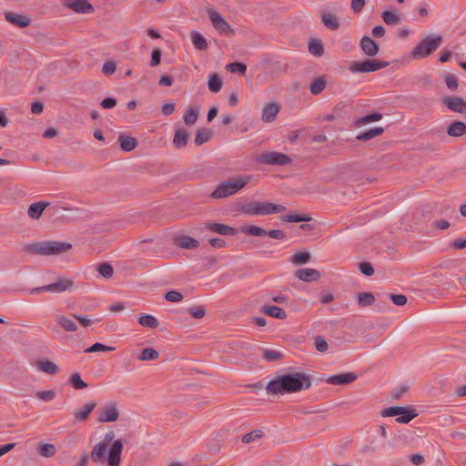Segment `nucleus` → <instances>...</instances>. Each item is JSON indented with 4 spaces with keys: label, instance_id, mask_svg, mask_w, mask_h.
Segmentation results:
<instances>
[{
    "label": "nucleus",
    "instance_id": "412c9836",
    "mask_svg": "<svg viewBox=\"0 0 466 466\" xmlns=\"http://www.w3.org/2000/svg\"><path fill=\"white\" fill-rule=\"evenodd\" d=\"M207 228L223 236H234L237 234L236 228L220 223H209Z\"/></svg>",
    "mask_w": 466,
    "mask_h": 466
},
{
    "label": "nucleus",
    "instance_id": "7c9ffc66",
    "mask_svg": "<svg viewBox=\"0 0 466 466\" xmlns=\"http://www.w3.org/2000/svg\"><path fill=\"white\" fill-rule=\"evenodd\" d=\"M36 366L41 371L50 375L56 374L59 371L58 366L50 360H39Z\"/></svg>",
    "mask_w": 466,
    "mask_h": 466
},
{
    "label": "nucleus",
    "instance_id": "6ab92c4d",
    "mask_svg": "<svg viewBox=\"0 0 466 466\" xmlns=\"http://www.w3.org/2000/svg\"><path fill=\"white\" fill-rule=\"evenodd\" d=\"M96 406V403L95 401H90L86 403L82 408L76 410L73 412L75 420L79 422L85 421Z\"/></svg>",
    "mask_w": 466,
    "mask_h": 466
},
{
    "label": "nucleus",
    "instance_id": "4c0bfd02",
    "mask_svg": "<svg viewBox=\"0 0 466 466\" xmlns=\"http://www.w3.org/2000/svg\"><path fill=\"white\" fill-rule=\"evenodd\" d=\"M325 86H326V80L323 76H320V77H318L317 79H315L310 86H309V91L312 95H319L320 94L324 89H325Z\"/></svg>",
    "mask_w": 466,
    "mask_h": 466
},
{
    "label": "nucleus",
    "instance_id": "774afa93",
    "mask_svg": "<svg viewBox=\"0 0 466 466\" xmlns=\"http://www.w3.org/2000/svg\"><path fill=\"white\" fill-rule=\"evenodd\" d=\"M365 3V0H351L350 7L354 13H360L363 9Z\"/></svg>",
    "mask_w": 466,
    "mask_h": 466
},
{
    "label": "nucleus",
    "instance_id": "ea45409f",
    "mask_svg": "<svg viewBox=\"0 0 466 466\" xmlns=\"http://www.w3.org/2000/svg\"><path fill=\"white\" fill-rule=\"evenodd\" d=\"M192 42L194 46L198 50H205L208 47L206 39L197 31L192 32Z\"/></svg>",
    "mask_w": 466,
    "mask_h": 466
},
{
    "label": "nucleus",
    "instance_id": "393cba45",
    "mask_svg": "<svg viewBox=\"0 0 466 466\" xmlns=\"http://www.w3.org/2000/svg\"><path fill=\"white\" fill-rule=\"evenodd\" d=\"M176 244L182 248L194 249L198 247L199 242L189 236H179L176 238Z\"/></svg>",
    "mask_w": 466,
    "mask_h": 466
},
{
    "label": "nucleus",
    "instance_id": "dca6fc26",
    "mask_svg": "<svg viewBox=\"0 0 466 466\" xmlns=\"http://www.w3.org/2000/svg\"><path fill=\"white\" fill-rule=\"evenodd\" d=\"M67 6L78 14H88L94 10L92 5L86 0H68Z\"/></svg>",
    "mask_w": 466,
    "mask_h": 466
},
{
    "label": "nucleus",
    "instance_id": "bf43d9fd",
    "mask_svg": "<svg viewBox=\"0 0 466 466\" xmlns=\"http://www.w3.org/2000/svg\"><path fill=\"white\" fill-rule=\"evenodd\" d=\"M116 70V63L113 61L106 62L102 66V72L106 76L113 75Z\"/></svg>",
    "mask_w": 466,
    "mask_h": 466
},
{
    "label": "nucleus",
    "instance_id": "6e6552de",
    "mask_svg": "<svg viewBox=\"0 0 466 466\" xmlns=\"http://www.w3.org/2000/svg\"><path fill=\"white\" fill-rule=\"evenodd\" d=\"M389 66L388 62L380 60L352 61L349 65L351 73H370L380 70Z\"/></svg>",
    "mask_w": 466,
    "mask_h": 466
},
{
    "label": "nucleus",
    "instance_id": "a878e982",
    "mask_svg": "<svg viewBox=\"0 0 466 466\" xmlns=\"http://www.w3.org/2000/svg\"><path fill=\"white\" fill-rule=\"evenodd\" d=\"M261 312L278 319H285L287 318L285 310L278 306H264L261 309Z\"/></svg>",
    "mask_w": 466,
    "mask_h": 466
},
{
    "label": "nucleus",
    "instance_id": "58836bf2",
    "mask_svg": "<svg viewBox=\"0 0 466 466\" xmlns=\"http://www.w3.org/2000/svg\"><path fill=\"white\" fill-rule=\"evenodd\" d=\"M208 89L213 93H218L222 88V80L217 74H212L208 82Z\"/></svg>",
    "mask_w": 466,
    "mask_h": 466
},
{
    "label": "nucleus",
    "instance_id": "ddd939ff",
    "mask_svg": "<svg viewBox=\"0 0 466 466\" xmlns=\"http://www.w3.org/2000/svg\"><path fill=\"white\" fill-rule=\"evenodd\" d=\"M357 378L358 376L355 373H341L329 376L326 381L331 385H344L353 382Z\"/></svg>",
    "mask_w": 466,
    "mask_h": 466
},
{
    "label": "nucleus",
    "instance_id": "de8ad7c7",
    "mask_svg": "<svg viewBox=\"0 0 466 466\" xmlns=\"http://www.w3.org/2000/svg\"><path fill=\"white\" fill-rule=\"evenodd\" d=\"M97 271L105 279H110L113 276L114 269L109 263H102L97 266Z\"/></svg>",
    "mask_w": 466,
    "mask_h": 466
},
{
    "label": "nucleus",
    "instance_id": "4468645a",
    "mask_svg": "<svg viewBox=\"0 0 466 466\" xmlns=\"http://www.w3.org/2000/svg\"><path fill=\"white\" fill-rule=\"evenodd\" d=\"M280 110L277 103H268L263 106L261 120L266 123L274 121Z\"/></svg>",
    "mask_w": 466,
    "mask_h": 466
},
{
    "label": "nucleus",
    "instance_id": "4d7b16f0",
    "mask_svg": "<svg viewBox=\"0 0 466 466\" xmlns=\"http://www.w3.org/2000/svg\"><path fill=\"white\" fill-rule=\"evenodd\" d=\"M444 81H445V84H446L447 87L450 90L454 91V90L457 89V87H458V80H457V78L453 75L447 74L444 76Z\"/></svg>",
    "mask_w": 466,
    "mask_h": 466
},
{
    "label": "nucleus",
    "instance_id": "9b49d317",
    "mask_svg": "<svg viewBox=\"0 0 466 466\" xmlns=\"http://www.w3.org/2000/svg\"><path fill=\"white\" fill-rule=\"evenodd\" d=\"M208 17L213 25V26L222 34H229L232 33L233 30L230 27L229 24L222 17V15L214 11H208Z\"/></svg>",
    "mask_w": 466,
    "mask_h": 466
},
{
    "label": "nucleus",
    "instance_id": "a19ab883",
    "mask_svg": "<svg viewBox=\"0 0 466 466\" xmlns=\"http://www.w3.org/2000/svg\"><path fill=\"white\" fill-rule=\"evenodd\" d=\"M310 258L311 256L309 252H300L294 254L291 257L290 261L294 265H303L309 263L310 261Z\"/></svg>",
    "mask_w": 466,
    "mask_h": 466
},
{
    "label": "nucleus",
    "instance_id": "e2e57ef3",
    "mask_svg": "<svg viewBox=\"0 0 466 466\" xmlns=\"http://www.w3.org/2000/svg\"><path fill=\"white\" fill-rule=\"evenodd\" d=\"M390 298L391 301L397 306H403L407 303V297L401 294H390Z\"/></svg>",
    "mask_w": 466,
    "mask_h": 466
},
{
    "label": "nucleus",
    "instance_id": "7ed1b4c3",
    "mask_svg": "<svg viewBox=\"0 0 466 466\" xmlns=\"http://www.w3.org/2000/svg\"><path fill=\"white\" fill-rule=\"evenodd\" d=\"M72 245L64 241L44 240L26 244L24 250L40 256H56L67 252Z\"/></svg>",
    "mask_w": 466,
    "mask_h": 466
},
{
    "label": "nucleus",
    "instance_id": "c85d7f7f",
    "mask_svg": "<svg viewBox=\"0 0 466 466\" xmlns=\"http://www.w3.org/2000/svg\"><path fill=\"white\" fill-rule=\"evenodd\" d=\"M118 141L120 143L121 149L126 152L132 151L137 145V140L129 136L120 135L118 137Z\"/></svg>",
    "mask_w": 466,
    "mask_h": 466
},
{
    "label": "nucleus",
    "instance_id": "5fc2aeb1",
    "mask_svg": "<svg viewBox=\"0 0 466 466\" xmlns=\"http://www.w3.org/2000/svg\"><path fill=\"white\" fill-rule=\"evenodd\" d=\"M282 220L286 221V222H302V221H309L310 218L305 217L302 215H299V214H290V215L284 216L282 218Z\"/></svg>",
    "mask_w": 466,
    "mask_h": 466
},
{
    "label": "nucleus",
    "instance_id": "c03bdc74",
    "mask_svg": "<svg viewBox=\"0 0 466 466\" xmlns=\"http://www.w3.org/2000/svg\"><path fill=\"white\" fill-rule=\"evenodd\" d=\"M158 356L159 353L156 350L152 348H147L142 350L138 360L143 361L154 360H157Z\"/></svg>",
    "mask_w": 466,
    "mask_h": 466
},
{
    "label": "nucleus",
    "instance_id": "052dcab7",
    "mask_svg": "<svg viewBox=\"0 0 466 466\" xmlns=\"http://www.w3.org/2000/svg\"><path fill=\"white\" fill-rule=\"evenodd\" d=\"M315 348L319 352H325L328 350L329 345L327 340L322 337H317L315 339Z\"/></svg>",
    "mask_w": 466,
    "mask_h": 466
},
{
    "label": "nucleus",
    "instance_id": "2f4dec72",
    "mask_svg": "<svg viewBox=\"0 0 466 466\" xmlns=\"http://www.w3.org/2000/svg\"><path fill=\"white\" fill-rule=\"evenodd\" d=\"M383 22L389 25H399L401 22V16L394 11H383L381 13Z\"/></svg>",
    "mask_w": 466,
    "mask_h": 466
},
{
    "label": "nucleus",
    "instance_id": "e433bc0d",
    "mask_svg": "<svg viewBox=\"0 0 466 466\" xmlns=\"http://www.w3.org/2000/svg\"><path fill=\"white\" fill-rule=\"evenodd\" d=\"M211 138V131L208 128L198 130L194 138V142L197 146H200L207 143Z\"/></svg>",
    "mask_w": 466,
    "mask_h": 466
},
{
    "label": "nucleus",
    "instance_id": "f704fd0d",
    "mask_svg": "<svg viewBox=\"0 0 466 466\" xmlns=\"http://www.w3.org/2000/svg\"><path fill=\"white\" fill-rule=\"evenodd\" d=\"M240 231L244 234L255 237H262L267 235V230L253 225H247L240 228Z\"/></svg>",
    "mask_w": 466,
    "mask_h": 466
},
{
    "label": "nucleus",
    "instance_id": "a18cd8bd",
    "mask_svg": "<svg viewBox=\"0 0 466 466\" xmlns=\"http://www.w3.org/2000/svg\"><path fill=\"white\" fill-rule=\"evenodd\" d=\"M261 351L263 359L268 362L277 361L282 358V354L274 350L263 349Z\"/></svg>",
    "mask_w": 466,
    "mask_h": 466
},
{
    "label": "nucleus",
    "instance_id": "3c124183",
    "mask_svg": "<svg viewBox=\"0 0 466 466\" xmlns=\"http://www.w3.org/2000/svg\"><path fill=\"white\" fill-rule=\"evenodd\" d=\"M263 436V431L261 430H255L242 437V441L246 444L250 443L256 440L260 439Z\"/></svg>",
    "mask_w": 466,
    "mask_h": 466
},
{
    "label": "nucleus",
    "instance_id": "680f3d73",
    "mask_svg": "<svg viewBox=\"0 0 466 466\" xmlns=\"http://www.w3.org/2000/svg\"><path fill=\"white\" fill-rule=\"evenodd\" d=\"M360 272L365 276H371L374 273L373 267L370 263L361 262L359 266Z\"/></svg>",
    "mask_w": 466,
    "mask_h": 466
},
{
    "label": "nucleus",
    "instance_id": "8fccbe9b",
    "mask_svg": "<svg viewBox=\"0 0 466 466\" xmlns=\"http://www.w3.org/2000/svg\"><path fill=\"white\" fill-rule=\"evenodd\" d=\"M39 453L46 458H50L56 453V447L53 444L46 443L39 446Z\"/></svg>",
    "mask_w": 466,
    "mask_h": 466
},
{
    "label": "nucleus",
    "instance_id": "338daca9",
    "mask_svg": "<svg viewBox=\"0 0 466 466\" xmlns=\"http://www.w3.org/2000/svg\"><path fill=\"white\" fill-rule=\"evenodd\" d=\"M117 101L114 97H106L101 101V106L106 109H110L116 106Z\"/></svg>",
    "mask_w": 466,
    "mask_h": 466
},
{
    "label": "nucleus",
    "instance_id": "b1692460",
    "mask_svg": "<svg viewBox=\"0 0 466 466\" xmlns=\"http://www.w3.org/2000/svg\"><path fill=\"white\" fill-rule=\"evenodd\" d=\"M447 134L458 137L466 134V124L462 121H454L447 127Z\"/></svg>",
    "mask_w": 466,
    "mask_h": 466
},
{
    "label": "nucleus",
    "instance_id": "603ef678",
    "mask_svg": "<svg viewBox=\"0 0 466 466\" xmlns=\"http://www.w3.org/2000/svg\"><path fill=\"white\" fill-rule=\"evenodd\" d=\"M35 395L39 400L45 402H49L55 399L56 392L54 390H39Z\"/></svg>",
    "mask_w": 466,
    "mask_h": 466
},
{
    "label": "nucleus",
    "instance_id": "20e7f679",
    "mask_svg": "<svg viewBox=\"0 0 466 466\" xmlns=\"http://www.w3.org/2000/svg\"><path fill=\"white\" fill-rule=\"evenodd\" d=\"M251 175H239L220 182L211 193L213 198H225L238 193L251 182Z\"/></svg>",
    "mask_w": 466,
    "mask_h": 466
},
{
    "label": "nucleus",
    "instance_id": "0eeeda50",
    "mask_svg": "<svg viewBox=\"0 0 466 466\" xmlns=\"http://www.w3.org/2000/svg\"><path fill=\"white\" fill-rule=\"evenodd\" d=\"M382 417H397L398 423L407 424L418 416L416 410L410 406H392L381 411Z\"/></svg>",
    "mask_w": 466,
    "mask_h": 466
},
{
    "label": "nucleus",
    "instance_id": "f3484780",
    "mask_svg": "<svg viewBox=\"0 0 466 466\" xmlns=\"http://www.w3.org/2000/svg\"><path fill=\"white\" fill-rule=\"evenodd\" d=\"M360 47L364 54L369 56H374L379 52L378 44L369 36H363L360 40Z\"/></svg>",
    "mask_w": 466,
    "mask_h": 466
},
{
    "label": "nucleus",
    "instance_id": "49530a36",
    "mask_svg": "<svg viewBox=\"0 0 466 466\" xmlns=\"http://www.w3.org/2000/svg\"><path fill=\"white\" fill-rule=\"evenodd\" d=\"M69 383L76 390H83L87 387V384L81 379V376L79 373L72 374L69 378Z\"/></svg>",
    "mask_w": 466,
    "mask_h": 466
},
{
    "label": "nucleus",
    "instance_id": "2eb2a0df",
    "mask_svg": "<svg viewBox=\"0 0 466 466\" xmlns=\"http://www.w3.org/2000/svg\"><path fill=\"white\" fill-rule=\"evenodd\" d=\"M5 17L9 23L20 28H25L31 23V19L28 16L13 12H5Z\"/></svg>",
    "mask_w": 466,
    "mask_h": 466
},
{
    "label": "nucleus",
    "instance_id": "473e14b6",
    "mask_svg": "<svg viewBox=\"0 0 466 466\" xmlns=\"http://www.w3.org/2000/svg\"><path fill=\"white\" fill-rule=\"evenodd\" d=\"M198 117V108L195 106H188L184 115V123L187 126H193Z\"/></svg>",
    "mask_w": 466,
    "mask_h": 466
},
{
    "label": "nucleus",
    "instance_id": "79ce46f5",
    "mask_svg": "<svg viewBox=\"0 0 466 466\" xmlns=\"http://www.w3.org/2000/svg\"><path fill=\"white\" fill-rule=\"evenodd\" d=\"M309 51L314 56H321L324 53V48L320 41L319 40H311L309 43Z\"/></svg>",
    "mask_w": 466,
    "mask_h": 466
},
{
    "label": "nucleus",
    "instance_id": "423d86ee",
    "mask_svg": "<svg viewBox=\"0 0 466 466\" xmlns=\"http://www.w3.org/2000/svg\"><path fill=\"white\" fill-rule=\"evenodd\" d=\"M441 36L428 35L420 41L411 51L413 59H421L429 56L441 44Z\"/></svg>",
    "mask_w": 466,
    "mask_h": 466
},
{
    "label": "nucleus",
    "instance_id": "69168bd1",
    "mask_svg": "<svg viewBox=\"0 0 466 466\" xmlns=\"http://www.w3.org/2000/svg\"><path fill=\"white\" fill-rule=\"evenodd\" d=\"M267 235L274 239H284L286 238V234L281 229H271L267 231Z\"/></svg>",
    "mask_w": 466,
    "mask_h": 466
},
{
    "label": "nucleus",
    "instance_id": "72a5a7b5",
    "mask_svg": "<svg viewBox=\"0 0 466 466\" xmlns=\"http://www.w3.org/2000/svg\"><path fill=\"white\" fill-rule=\"evenodd\" d=\"M138 323L143 327L150 329H156L159 325V322L157 319V318L149 314L141 315L138 319Z\"/></svg>",
    "mask_w": 466,
    "mask_h": 466
},
{
    "label": "nucleus",
    "instance_id": "0e129e2a",
    "mask_svg": "<svg viewBox=\"0 0 466 466\" xmlns=\"http://www.w3.org/2000/svg\"><path fill=\"white\" fill-rule=\"evenodd\" d=\"M161 51L159 49H154L151 54L150 66L155 67L160 64Z\"/></svg>",
    "mask_w": 466,
    "mask_h": 466
},
{
    "label": "nucleus",
    "instance_id": "c9c22d12",
    "mask_svg": "<svg viewBox=\"0 0 466 466\" xmlns=\"http://www.w3.org/2000/svg\"><path fill=\"white\" fill-rule=\"evenodd\" d=\"M381 118H382V114H380V113L369 114L364 116L359 117L355 121V125L357 127H362L369 123L379 121Z\"/></svg>",
    "mask_w": 466,
    "mask_h": 466
},
{
    "label": "nucleus",
    "instance_id": "9d476101",
    "mask_svg": "<svg viewBox=\"0 0 466 466\" xmlns=\"http://www.w3.org/2000/svg\"><path fill=\"white\" fill-rule=\"evenodd\" d=\"M119 417V410L116 403L110 402L101 407L97 413V421L104 422H114L117 420Z\"/></svg>",
    "mask_w": 466,
    "mask_h": 466
},
{
    "label": "nucleus",
    "instance_id": "f8f14e48",
    "mask_svg": "<svg viewBox=\"0 0 466 466\" xmlns=\"http://www.w3.org/2000/svg\"><path fill=\"white\" fill-rule=\"evenodd\" d=\"M443 103L452 112L466 113V102L460 96L445 97L443 98Z\"/></svg>",
    "mask_w": 466,
    "mask_h": 466
},
{
    "label": "nucleus",
    "instance_id": "6e6d98bb",
    "mask_svg": "<svg viewBox=\"0 0 466 466\" xmlns=\"http://www.w3.org/2000/svg\"><path fill=\"white\" fill-rule=\"evenodd\" d=\"M187 311L195 319H202L206 314L205 309L202 306L191 307Z\"/></svg>",
    "mask_w": 466,
    "mask_h": 466
},
{
    "label": "nucleus",
    "instance_id": "f03ea898",
    "mask_svg": "<svg viewBox=\"0 0 466 466\" xmlns=\"http://www.w3.org/2000/svg\"><path fill=\"white\" fill-rule=\"evenodd\" d=\"M108 445L104 442H97L94 445L90 457L96 463L106 461L107 466H119L121 461V453L124 449V444L121 440H116L112 442L108 451V455L106 456Z\"/></svg>",
    "mask_w": 466,
    "mask_h": 466
},
{
    "label": "nucleus",
    "instance_id": "37998d69",
    "mask_svg": "<svg viewBox=\"0 0 466 466\" xmlns=\"http://www.w3.org/2000/svg\"><path fill=\"white\" fill-rule=\"evenodd\" d=\"M375 298L372 293L362 292L358 295V303L361 307L370 306L374 303Z\"/></svg>",
    "mask_w": 466,
    "mask_h": 466
},
{
    "label": "nucleus",
    "instance_id": "864d4df0",
    "mask_svg": "<svg viewBox=\"0 0 466 466\" xmlns=\"http://www.w3.org/2000/svg\"><path fill=\"white\" fill-rule=\"evenodd\" d=\"M228 69L231 73H240L244 75L247 71V66L240 62H234L228 66Z\"/></svg>",
    "mask_w": 466,
    "mask_h": 466
},
{
    "label": "nucleus",
    "instance_id": "c756f323",
    "mask_svg": "<svg viewBox=\"0 0 466 466\" xmlns=\"http://www.w3.org/2000/svg\"><path fill=\"white\" fill-rule=\"evenodd\" d=\"M383 133H384L383 127H374V128H370L369 130L360 133L356 138L360 141H368L376 137L382 135Z\"/></svg>",
    "mask_w": 466,
    "mask_h": 466
},
{
    "label": "nucleus",
    "instance_id": "13d9d810",
    "mask_svg": "<svg viewBox=\"0 0 466 466\" xmlns=\"http://www.w3.org/2000/svg\"><path fill=\"white\" fill-rule=\"evenodd\" d=\"M165 299L170 302H179L182 300L183 296L180 292L176 290H170L166 293Z\"/></svg>",
    "mask_w": 466,
    "mask_h": 466
},
{
    "label": "nucleus",
    "instance_id": "cd10ccee",
    "mask_svg": "<svg viewBox=\"0 0 466 466\" xmlns=\"http://www.w3.org/2000/svg\"><path fill=\"white\" fill-rule=\"evenodd\" d=\"M47 206L48 203L44 201L33 203L29 206L27 214L31 218L37 219Z\"/></svg>",
    "mask_w": 466,
    "mask_h": 466
},
{
    "label": "nucleus",
    "instance_id": "aec40b11",
    "mask_svg": "<svg viewBox=\"0 0 466 466\" xmlns=\"http://www.w3.org/2000/svg\"><path fill=\"white\" fill-rule=\"evenodd\" d=\"M73 286V281L70 279H59L58 281L48 284L47 289H46V292H55V293H60L66 291Z\"/></svg>",
    "mask_w": 466,
    "mask_h": 466
},
{
    "label": "nucleus",
    "instance_id": "a211bd4d",
    "mask_svg": "<svg viewBox=\"0 0 466 466\" xmlns=\"http://www.w3.org/2000/svg\"><path fill=\"white\" fill-rule=\"evenodd\" d=\"M295 276L300 280L309 282L312 280H318L320 278V273L317 269L305 268L297 270L295 272Z\"/></svg>",
    "mask_w": 466,
    "mask_h": 466
},
{
    "label": "nucleus",
    "instance_id": "f257e3e1",
    "mask_svg": "<svg viewBox=\"0 0 466 466\" xmlns=\"http://www.w3.org/2000/svg\"><path fill=\"white\" fill-rule=\"evenodd\" d=\"M310 386V376L303 372H295L281 375L270 380L266 387V390L272 395H283L307 390Z\"/></svg>",
    "mask_w": 466,
    "mask_h": 466
},
{
    "label": "nucleus",
    "instance_id": "39448f33",
    "mask_svg": "<svg viewBox=\"0 0 466 466\" xmlns=\"http://www.w3.org/2000/svg\"><path fill=\"white\" fill-rule=\"evenodd\" d=\"M238 210L248 216H266L280 213L286 210V207L270 202L252 201L240 205Z\"/></svg>",
    "mask_w": 466,
    "mask_h": 466
},
{
    "label": "nucleus",
    "instance_id": "1a4fd4ad",
    "mask_svg": "<svg viewBox=\"0 0 466 466\" xmlns=\"http://www.w3.org/2000/svg\"><path fill=\"white\" fill-rule=\"evenodd\" d=\"M256 161L269 166H287L292 162L289 156L280 152H264L256 157Z\"/></svg>",
    "mask_w": 466,
    "mask_h": 466
},
{
    "label": "nucleus",
    "instance_id": "09e8293b",
    "mask_svg": "<svg viewBox=\"0 0 466 466\" xmlns=\"http://www.w3.org/2000/svg\"><path fill=\"white\" fill-rule=\"evenodd\" d=\"M116 348L104 345L100 342H96L91 347L85 350V352L86 353H92V352H99V351H113Z\"/></svg>",
    "mask_w": 466,
    "mask_h": 466
},
{
    "label": "nucleus",
    "instance_id": "bb28decb",
    "mask_svg": "<svg viewBox=\"0 0 466 466\" xmlns=\"http://www.w3.org/2000/svg\"><path fill=\"white\" fill-rule=\"evenodd\" d=\"M321 22L328 29L338 30L339 28V18L331 13L324 12L321 15Z\"/></svg>",
    "mask_w": 466,
    "mask_h": 466
},
{
    "label": "nucleus",
    "instance_id": "4be33fe9",
    "mask_svg": "<svg viewBox=\"0 0 466 466\" xmlns=\"http://www.w3.org/2000/svg\"><path fill=\"white\" fill-rule=\"evenodd\" d=\"M189 138V133L185 128H178L176 130L173 144L177 148L185 147Z\"/></svg>",
    "mask_w": 466,
    "mask_h": 466
},
{
    "label": "nucleus",
    "instance_id": "5701e85b",
    "mask_svg": "<svg viewBox=\"0 0 466 466\" xmlns=\"http://www.w3.org/2000/svg\"><path fill=\"white\" fill-rule=\"evenodd\" d=\"M55 319L56 320L58 325L66 331L75 332L77 330L76 323L64 315L56 314Z\"/></svg>",
    "mask_w": 466,
    "mask_h": 466
}]
</instances>
